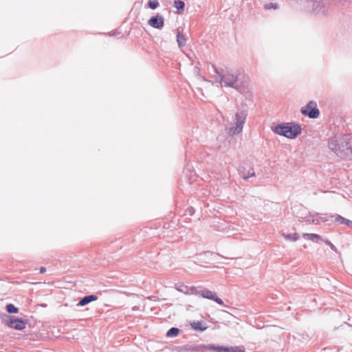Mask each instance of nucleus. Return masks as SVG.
<instances>
[{
    "label": "nucleus",
    "instance_id": "obj_10",
    "mask_svg": "<svg viewBox=\"0 0 352 352\" xmlns=\"http://www.w3.org/2000/svg\"><path fill=\"white\" fill-rule=\"evenodd\" d=\"M97 299L98 297L96 295L86 296L80 299V300L78 302L77 306H85L92 301L96 300Z\"/></svg>",
    "mask_w": 352,
    "mask_h": 352
},
{
    "label": "nucleus",
    "instance_id": "obj_21",
    "mask_svg": "<svg viewBox=\"0 0 352 352\" xmlns=\"http://www.w3.org/2000/svg\"><path fill=\"white\" fill-rule=\"evenodd\" d=\"M6 310L10 314H16L19 311L18 309L12 304H8L6 306Z\"/></svg>",
    "mask_w": 352,
    "mask_h": 352
},
{
    "label": "nucleus",
    "instance_id": "obj_26",
    "mask_svg": "<svg viewBox=\"0 0 352 352\" xmlns=\"http://www.w3.org/2000/svg\"><path fill=\"white\" fill-rule=\"evenodd\" d=\"M349 157L352 158V137L350 138V140H349Z\"/></svg>",
    "mask_w": 352,
    "mask_h": 352
},
{
    "label": "nucleus",
    "instance_id": "obj_25",
    "mask_svg": "<svg viewBox=\"0 0 352 352\" xmlns=\"http://www.w3.org/2000/svg\"><path fill=\"white\" fill-rule=\"evenodd\" d=\"M322 241L327 245H328L332 250H333V251H336L337 250L336 246L333 243H331L329 241H328V240H323V239H322Z\"/></svg>",
    "mask_w": 352,
    "mask_h": 352
},
{
    "label": "nucleus",
    "instance_id": "obj_11",
    "mask_svg": "<svg viewBox=\"0 0 352 352\" xmlns=\"http://www.w3.org/2000/svg\"><path fill=\"white\" fill-rule=\"evenodd\" d=\"M177 43L178 44V46L182 48L186 45L187 38L185 34H184L182 32L178 31L177 33Z\"/></svg>",
    "mask_w": 352,
    "mask_h": 352
},
{
    "label": "nucleus",
    "instance_id": "obj_6",
    "mask_svg": "<svg viewBox=\"0 0 352 352\" xmlns=\"http://www.w3.org/2000/svg\"><path fill=\"white\" fill-rule=\"evenodd\" d=\"M148 24L153 28L162 30L164 25V18L162 14H157L148 21Z\"/></svg>",
    "mask_w": 352,
    "mask_h": 352
},
{
    "label": "nucleus",
    "instance_id": "obj_12",
    "mask_svg": "<svg viewBox=\"0 0 352 352\" xmlns=\"http://www.w3.org/2000/svg\"><path fill=\"white\" fill-rule=\"evenodd\" d=\"M190 325L191 327L196 331H204L207 329V327L201 321H194Z\"/></svg>",
    "mask_w": 352,
    "mask_h": 352
},
{
    "label": "nucleus",
    "instance_id": "obj_27",
    "mask_svg": "<svg viewBox=\"0 0 352 352\" xmlns=\"http://www.w3.org/2000/svg\"><path fill=\"white\" fill-rule=\"evenodd\" d=\"M319 219H320L322 221H329V220L327 217H323V216H320V217H319Z\"/></svg>",
    "mask_w": 352,
    "mask_h": 352
},
{
    "label": "nucleus",
    "instance_id": "obj_30",
    "mask_svg": "<svg viewBox=\"0 0 352 352\" xmlns=\"http://www.w3.org/2000/svg\"><path fill=\"white\" fill-rule=\"evenodd\" d=\"M138 309V307H133V310H137Z\"/></svg>",
    "mask_w": 352,
    "mask_h": 352
},
{
    "label": "nucleus",
    "instance_id": "obj_5",
    "mask_svg": "<svg viewBox=\"0 0 352 352\" xmlns=\"http://www.w3.org/2000/svg\"><path fill=\"white\" fill-rule=\"evenodd\" d=\"M300 111L302 114L308 116L310 118H317L320 115L317 104L314 101H309L305 107L301 109Z\"/></svg>",
    "mask_w": 352,
    "mask_h": 352
},
{
    "label": "nucleus",
    "instance_id": "obj_15",
    "mask_svg": "<svg viewBox=\"0 0 352 352\" xmlns=\"http://www.w3.org/2000/svg\"><path fill=\"white\" fill-rule=\"evenodd\" d=\"M240 175L245 180L248 179L250 177L254 176L255 173L252 168H250L247 172L241 171Z\"/></svg>",
    "mask_w": 352,
    "mask_h": 352
},
{
    "label": "nucleus",
    "instance_id": "obj_14",
    "mask_svg": "<svg viewBox=\"0 0 352 352\" xmlns=\"http://www.w3.org/2000/svg\"><path fill=\"white\" fill-rule=\"evenodd\" d=\"M302 236L305 238V239H309L310 240H311L312 241H316L317 242L318 240H321L322 241V237L319 235V234H312V233H304L302 234Z\"/></svg>",
    "mask_w": 352,
    "mask_h": 352
},
{
    "label": "nucleus",
    "instance_id": "obj_19",
    "mask_svg": "<svg viewBox=\"0 0 352 352\" xmlns=\"http://www.w3.org/2000/svg\"><path fill=\"white\" fill-rule=\"evenodd\" d=\"M182 350L184 352H198L199 351V347L195 346H184L182 348Z\"/></svg>",
    "mask_w": 352,
    "mask_h": 352
},
{
    "label": "nucleus",
    "instance_id": "obj_2",
    "mask_svg": "<svg viewBox=\"0 0 352 352\" xmlns=\"http://www.w3.org/2000/svg\"><path fill=\"white\" fill-rule=\"evenodd\" d=\"M349 140L346 135H335L329 140L328 146L337 156L346 158L349 157Z\"/></svg>",
    "mask_w": 352,
    "mask_h": 352
},
{
    "label": "nucleus",
    "instance_id": "obj_1",
    "mask_svg": "<svg viewBox=\"0 0 352 352\" xmlns=\"http://www.w3.org/2000/svg\"><path fill=\"white\" fill-rule=\"evenodd\" d=\"M213 69L219 76V80L217 82L221 87H231L241 94H245L250 91V80L248 76H243L241 78V75L237 72L232 69L221 72L214 66Z\"/></svg>",
    "mask_w": 352,
    "mask_h": 352
},
{
    "label": "nucleus",
    "instance_id": "obj_17",
    "mask_svg": "<svg viewBox=\"0 0 352 352\" xmlns=\"http://www.w3.org/2000/svg\"><path fill=\"white\" fill-rule=\"evenodd\" d=\"M179 332V329L176 327H172L170 328L166 333V336L168 337H176Z\"/></svg>",
    "mask_w": 352,
    "mask_h": 352
},
{
    "label": "nucleus",
    "instance_id": "obj_28",
    "mask_svg": "<svg viewBox=\"0 0 352 352\" xmlns=\"http://www.w3.org/2000/svg\"><path fill=\"white\" fill-rule=\"evenodd\" d=\"M45 272H46V269H45V267H41L40 268V273H41V274H43V273H45Z\"/></svg>",
    "mask_w": 352,
    "mask_h": 352
},
{
    "label": "nucleus",
    "instance_id": "obj_8",
    "mask_svg": "<svg viewBox=\"0 0 352 352\" xmlns=\"http://www.w3.org/2000/svg\"><path fill=\"white\" fill-rule=\"evenodd\" d=\"M7 324L9 327L16 330H23L25 328V322L19 318H10Z\"/></svg>",
    "mask_w": 352,
    "mask_h": 352
},
{
    "label": "nucleus",
    "instance_id": "obj_13",
    "mask_svg": "<svg viewBox=\"0 0 352 352\" xmlns=\"http://www.w3.org/2000/svg\"><path fill=\"white\" fill-rule=\"evenodd\" d=\"M335 221L340 223V224H344V225H346L347 226H352V221L349 220V219H346L345 218H344L343 217L339 215V214H336L335 216Z\"/></svg>",
    "mask_w": 352,
    "mask_h": 352
},
{
    "label": "nucleus",
    "instance_id": "obj_4",
    "mask_svg": "<svg viewBox=\"0 0 352 352\" xmlns=\"http://www.w3.org/2000/svg\"><path fill=\"white\" fill-rule=\"evenodd\" d=\"M248 113L246 111L238 110L233 118V122L230 126L226 128L227 133L230 135H235L241 133L245 123Z\"/></svg>",
    "mask_w": 352,
    "mask_h": 352
},
{
    "label": "nucleus",
    "instance_id": "obj_18",
    "mask_svg": "<svg viewBox=\"0 0 352 352\" xmlns=\"http://www.w3.org/2000/svg\"><path fill=\"white\" fill-rule=\"evenodd\" d=\"M283 237L289 241H296L298 239V236L296 233H292V234H283Z\"/></svg>",
    "mask_w": 352,
    "mask_h": 352
},
{
    "label": "nucleus",
    "instance_id": "obj_20",
    "mask_svg": "<svg viewBox=\"0 0 352 352\" xmlns=\"http://www.w3.org/2000/svg\"><path fill=\"white\" fill-rule=\"evenodd\" d=\"M185 6V3L183 1L176 0L174 1V7L178 10V13H179V10H184Z\"/></svg>",
    "mask_w": 352,
    "mask_h": 352
},
{
    "label": "nucleus",
    "instance_id": "obj_22",
    "mask_svg": "<svg viewBox=\"0 0 352 352\" xmlns=\"http://www.w3.org/2000/svg\"><path fill=\"white\" fill-rule=\"evenodd\" d=\"M159 2L156 0L149 1L148 3V6L152 10L156 9L159 6Z\"/></svg>",
    "mask_w": 352,
    "mask_h": 352
},
{
    "label": "nucleus",
    "instance_id": "obj_23",
    "mask_svg": "<svg viewBox=\"0 0 352 352\" xmlns=\"http://www.w3.org/2000/svg\"><path fill=\"white\" fill-rule=\"evenodd\" d=\"M264 8L265 10H270L271 8H273V9L276 10V9L278 8V5L277 3H270L265 4L264 6Z\"/></svg>",
    "mask_w": 352,
    "mask_h": 352
},
{
    "label": "nucleus",
    "instance_id": "obj_29",
    "mask_svg": "<svg viewBox=\"0 0 352 352\" xmlns=\"http://www.w3.org/2000/svg\"><path fill=\"white\" fill-rule=\"evenodd\" d=\"M320 192L326 193V192H331L330 191H325V190H320Z\"/></svg>",
    "mask_w": 352,
    "mask_h": 352
},
{
    "label": "nucleus",
    "instance_id": "obj_9",
    "mask_svg": "<svg viewBox=\"0 0 352 352\" xmlns=\"http://www.w3.org/2000/svg\"><path fill=\"white\" fill-rule=\"evenodd\" d=\"M176 289L186 295H196L198 294V290L195 287H189L185 285H179L176 287Z\"/></svg>",
    "mask_w": 352,
    "mask_h": 352
},
{
    "label": "nucleus",
    "instance_id": "obj_24",
    "mask_svg": "<svg viewBox=\"0 0 352 352\" xmlns=\"http://www.w3.org/2000/svg\"><path fill=\"white\" fill-rule=\"evenodd\" d=\"M230 352H245V351L242 347L235 346V347L230 348Z\"/></svg>",
    "mask_w": 352,
    "mask_h": 352
},
{
    "label": "nucleus",
    "instance_id": "obj_7",
    "mask_svg": "<svg viewBox=\"0 0 352 352\" xmlns=\"http://www.w3.org/2000/svg\"><path fill=\"white\" fill-rule=\"evenodd\" d=\"M197 295H199L204 298L214 300L220 305H223V300L217 297L216 293L208 289H204L200 291L198 290V294Z\"/></svg>",
    "mask_w": 352,
    "mask_h": 352
},
{
    "label": "nucleus",
    "instance_id": "obj_3",
    "mask_svg": "<svg viewBox=\"0 0 352 352\" xmlns=\"http://www.w3.org/2000/svg\"><path fill=\"white\" fill-rule=\"evenodd\" d=\"M272 131L289 139H294L302 132L301 126L294 122H283L272 127Z\"/></svg>",
    "mask_w": 352,
    "mask_h": 352
},
{
    "label": "nucleus",
    "instance_id": "obj_16",
    "mask_svg": "<svg viewBox=\"0 0 352 352\" xmlns=\"http://www.w3.org/2000/svg\"><path fill=\"white\" fill-rule=\"evenodd\" d=\"M209 349L215 352H230V349L224 346L211 345Z\"/></svg>",
    "mask_w": 352,
    "mask_h": 352
}]
</instances>
